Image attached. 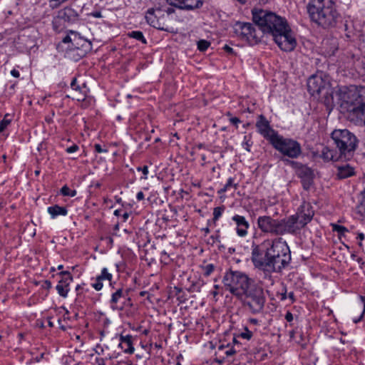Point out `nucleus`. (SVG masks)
<instances>
[{
    "instance_id": "obj_29",
    "label": "nucleus",
    "mask_w": 365,
    "mask_h": 365,
    "mask_svg": "<svg viewBox=\"0 0 365 365\" xmlns=\"http://www.w3.org/2000/svg\"><path fill=\"white\" fill-rule=\"evenodd\" d=\"M197 45L199 51H205L210 46V43L207 40L201 39L197 41Z\"/></svg>"
},
{
    "instance_id": "obj_59",
    "label": "nucleus",
    "mask_w": 365,
    "mask_h": 365,
    "mask_svg": "<svg viewBox=\"0 0 365 365\" xmlns=\"http://www.w3.org/2000/svg\"><path fill=\"white\" fill-rule=\"evenodd\" d=\"M81 288V286L80 284L77 285L76 287V290L78 292Z\"/></svg>"
},
{
    "instance_id": "obj_2",
    "label": "nucleus",
    "mask_w": 365,
    "mask_h": 365,
    "mask_svg": "<svg viewBox=\"0 0 365 365\" xmlns=\"http://www.w3.org/2000/svg\"><path fill=\"white\" fill-rule=\"evenodd\" d=\"M252 19L262 34L272 36L281 50L289 52L297 46V41L287 21L267 10L252 11Z\"/></svg>"
},
{
    "instance_id": "obj_36",
    "label": "nucleus",
    "mask_w": 365,
    "mask_h": 365,
    "mask_svg": "<svg viewBox=\"0 0 365 365\" xmlns=\"http://www.w3.org/2000/svg\"><path fill=\"white\" fill-rule=\"evenodd\" d=\"M360 299H361V302L363 304V311H362L361 315L359 316V317L358 319H354V322L355 324L358 323L359 322H360L362 319V318L364 317V314L365 313V297L364 296H360Z\"/></svg>"
},
{
    "instance_id": "obj_58",
    "label": "nucleus",
    "mask_w": 365,
    "mask_h": 365,
    "mask_svg": "<svg viewBox=\"0 0 365 365\" xmlns=\"http://www.w3.org/2000/svg\"><path fill=\"white\" fill-rule=\"evenodd\" d=\"M155 347L157 348V349H160L161 348V345L159 344L155 343Z\"/></svg>"
},
{
    "instance_id": "obj_63",
    "label": "nucleus",
    "mask_w": 365,
    "mask_h": 365,
    "mask_svg": "<svg viewBox=\"0 0 365 365\" xmlns=\"http://www.w3.org/2000/svg\"><path fill=\"white\" fill-rule=\"evenodd\" d=\"M63 268V266L62 264L58 265V269H59V270L62 269Z\"/></svg>"
},
{
    "instance_id": "obj_22",
    "label": "nucleus",
    "mask_w": 365,
    "mask_h": 365,
    "mask_svg": "<svg viewBox=\"0 0 365 365\" xmlns=\"http://www.w3.org/2000/svg\"><path fill=\"white\" fill-rule=\"evenodd\" d=\"M123 297V290L122 288H118L115 292L112 294L110 300V307L112 309H122L123 307H118V303L120 299Z\"/></svg>"
},
{
    "instance_id": "obj_46",
    "label": "nucleus",
    "mask_w": 365,
    "mask_h": 365,
    "mask_svg": "<svg viewBox=\"0 0 365 365\" xmlns=\"http://www.w3.org/2000/svg\"><path fill=\"white\" fill-rule=\"evenodd\" d=\"M236 353V350L234 348H230L225 351V354L227 356H232Z\"/></svg>"
},
{
    "instance_id": "obj_12",
    "label": "nucleus",
    "mask_w": 365,
    "mask_h": 365,
    "mask_svg": "<svg viewBox=\"0 0 365 365\" xmlns=\"http://www.w3.org/2000/svg\"><path fill=\"white\" fill-rule=\"evenodd\" d=\"M233 31L237 37L251 45L257 44L262 36L259 28L257 30L251 23L237 21L233 25Z\"/></svg>"
},
{
    "instance_id": "obj_5",
    "label": "nucleus",
    "mask_w": 365,
    "mask_h": 365,
    "mask_svg": "<svg viewBox=\"0 0 365 365\" xmlns=\"http://www.w3.org/2000/svg\"><path fill=\"white\" fill-rule=\"evenodd\" d=\"M307 11L310 19L323 28L335 27L341 19L334 0H309Z\"/></svg>"
},
{
    "instance_id": "obj_35",
    "label": "nucleus",
    "mask_w": 365,
    "mask_h": 365,
    "mask_svg": "<svg viewBox=\"0 0 365 365\" xmlns=\"http://www.w3.org/2000/svg\"><path fill=\"white\" fill-rule=\"evenodd\" d=\"M9 115V114H6L4 119L0 122V133L3 132L10 124L11 120L7 118Z\"/></svg>"
},
{
    "instance_id": "obj_23",
    "label": "nucleus",
    "mask_w": 365,
    "mask_h": 365,
    "mask_svg": "<svg viewBox=\"0 0 365 365\" xmlns=\"http://www.w3.org/2000/svg\"><path fill=\"white\" fill-rule=\"evenodd\" d=\"M47 210L52 219L59 215L66 216L68 214V210L65 207H61L58 205L48 207Z\"/></svg>"
},
{
    "instance_id": "obj_30",
    "label": "nucleus",
    "mask_w": 365,
    "mask_h": 365,
    "mask_svg": "<svg viewBox=\"0 0 365 365\" xmlns=\"http://www.w3.org/2000/svg\"><path fill=\"white\" fill-rule=\"evenodd\" d=\"M203 275L205 277L210 276L215 269V266L212 264H208L202 267Z\"/></svg>"
},
{
    "instance_id": "obj_47",
    "label": "nucleus",
    "mask_w": 365,
    "mask_h": 365,
    "mask_svg": "<svg viewBox=\"0 0 365 365\" xmlns=\"http://www.w3.org/2000/svg\"><path fill=\"white\" fill-rule=\"evenodd\" d=\"M223 48L228 53H234L233 48L232 47L229 46L228 45H225Z\"/></svg>"
},
{
    "instance_id": "obj_60",
    "label": "nucleus",
    "mask_w": 365,
    "mask_h": 365,
    "mask_svg": "<svg viewBox=\"0 0 365 365\" xmlns=\"http://www.w3.org/2000/svg\"><path fill=\"white\" fill-rule=\"evenodd\" d=\"M205 232L206 233H209L210 232V229L208 227H206L205 229H204Z\"/></svg>"
},
{
    "instance_id": "obj_8",
    "label": "nucleus",
    "mask_w": 365,
    "mask_h": 365,
    "mask_svg": "<svg viewBox=\"0 0 365 365\" xmlns=\"http://www.w3.org/2000/svg\"><path fill=\"white\" fill-rule=\"evenodd\" d=\"M307 89L312 96L323 98L324 103L327 107L332 106L333 91L326 76L320 73L310 76L307 81Z\"/></svg>"
},
{
    "instance_id": "obj_38",
    "label": "nucleus",
    "mask_w": 365,
    "mask_h": 365,
    "mask_svg": "<svg viewBox=\"0 0 365 365\" xmlns=\"http://www.w3.org/2000/svg\"><path fill=\"white\" fill-rule=\"evenodd\" d=\"M160 9L163 11V14L168 16L169 17V14H171L174 12V9L170 6H160Z\"/></svg>"
},
{
    "instance_id": "obj_44",
    "label": "nucleus",
    "mask_w": 365,
    "mask_h": 365,
    "mask_svg": "<svg viewBox=\"0 0 365 365\" xmlns=\"http://www.w3.org/2000/svg\"><path fill=\"white\" fill-rule=\"evenodd\" d=\"M90 16H93L94 18H102L103 17V15L101 14V11H92L91 13H90L88 14Z\"/></svg>"
},
{
    "instance_id": "obj_25",
    "label": "nucleus",
    "mask_w": 365,
    "mask_h": 365,
    "mask_svg": "<svg viewBox=\"0 0 365 365\" xmlns=\"http://www.w3.org/2000/svg\"><path fill=\"white\" fill-rule=\"evenodd\" d=\"M70 34L71 35L73 36V38H72L71 36L68 35L66 36V37L63 38V43H68V42H71L73 46H74L75 47H78L77 46L79 44L78 42L75 44L73 43V41H76V40H79L81 41H83L85 42V40L81 38V37H79L78 36V34L73 31H70Z\"/></svg>"
},
{
    "instance_id": "obj_6",
    "label": "nucleus",
    "mask_w": 365,
    "mask_h": 365,
    "mask_svg": "<svg viewBox=\"0 0 365 365\" xmlns=\"http://www.w3.org/2000/svg\"><path fill=\"white\" fill-rule=\"evenodd\" d=\"M331 138L344 160L353 158L359 145V140L354 133L348 129H335L331 133Z\"/></svg>"
},
{
    "instance_id": "obj_48",
    "label": "nucleus",
    "mask_w": 365,
    "mask_h": 365,
    "mask_svg": "<svg viewBox=\"0 0 365 365\" xmlns=\"http://www.w3.org/2000/svg\"><path fill=\"white\" fill-rule=\"evenodd\" d=\"M285 319L287 322H292L293 320V315L291 312H287L285 315Z\"/></svg>"
},
{
    "instance_id": "obj_31",
    "label": "nucleus",
    "mask_w": 365,
    "mask_h": 365,
    "mask_svg": "<svg viewBox=\"0 0 365 365\" xmlns=\"http://www.w3.org/2000/svg\"><path fill=\"white\" fill-rule=\"evenodd\" d=\"M225 210V207H217L213 210V220L216 222L222 216V212Z\"/></svg>"
},
{
    "instance_id": "obj_56",
    "label": "nucleus",
    "mask_w": 365,
    "mask_h": 365,
    "mask_svg": "<svg viewBox=\"0 0 365 365\" xmlns=\"http://www.w3.org/2000/svg\"><path fill=\"white\" fill-rule=\"evenodd\" d=\"M357 239L360 240H363L364 239V235L363 233H359L357 236Z\"/></svg>"
},
{
    "instance_id": "obj_32",
    "label": "nucleus",
    "mask_w": 365,
    "mask_h": 365,
    "mask_svg": "<svg viewBox=\"0 0 365 365\" xmlns=\"http://www.w3.org/2000/svg\"><path fill=\"white\" fill-rule=\"evenodd\" d=\"M242 145L247 151L250 152V148L252 145L251 137L249 135H245Z\"/></svg>"
},
{
    "instance_id": "obj_1",
    "label": "nucleus",
    "mask_w": 365,
    "mask_h": 365,
    "mask_svg": "<svg viewBox=\"0 0 365 365\" xmlns=\"http://www.w3.org/2000/svg\"><path fill=\"white\" fill-rule=\"evenodd\" d=\"M251 261L264 274V279L272 280V273H282L291 263L289 247L282 237L267 239L251 247Z\"/></svg>"
},
{
    "instance_id": "obj_4",
    "label": "nucleus",
    "mask_w": 365,
    "mask_h": 365,
    "mask_svg": "<svg viewBox=\"0 0 365 365\" xmlns=\"http://www.w3.org/2000/svg\"><path fill=\"white\" fill-rule=\"evenodd\" d=\"M341 112L346 113L351 121L365 125V87H341L337 92Z\"/></svg>"
},
{
    "instance_id": "obj_45",
    "label": "nucleus",
    "mask_w": 365,
    "mask_h": 365,
    "mask_svg": "<svg viewBox=\"0 0 365 365\" xmlns=\"http://www.w3.org/2000/svg\"><path fill=\"white\" fill-rule=\"evenodd\" d=\"M230 123L232 124V125H235L236 126V128L238 127V123H240V120L237 118V117H232L230 119Z\"/></svg>"
},
{
    "instance_id": "obj_61",
    "label": "nucleus",
    "mask_w": 365,
    "mask_h": 365,
    "mask_svg": "<svg viewBox=\"0 0 365 365\" xmlns=\"http://www.w3.org/2000/svg\"><path fill=\"white\" fill-rule=\"evenodd\" d=\"M48 326H49V327H53V322H50V321H49V322H48Z\"/></svg>"
},
{
    "instance_id": "obj_15",
    "label": "nucleus",
    "mask_w": 365,
    "mask_h": 365,
    "mask_svg": "<svg viewBox=\"0 0 365 365\" xmlns=\"http://www.w3.org/2000/svg\"><path fill=\"white\" fill-rule=\"evenodd\" d=\"M297 175L301 179L302 187L308 190L313 183V170L304 165H299L297 169Z\"/></svg>"
},
{
    "instance_id": "obj_33",
    "label": "nucleus",
    "mask_w": 365,
    "mask_h": 365,
    "mask_svg": "<svg viewBox=\"0 0 365 365\" xmlns=\"http://www.w3.org/2000/svg\"><path fill=\"white\" fill-rule=\"evenodd\" d=\"M333 230L336 232L339 236H344L349 231L346 227L339 225H333Z\"/></svg>"
},
{
    "instance_id": "obj_7",
    "label": "nucleus",
    "mask_w": 365,
    "mask_h": 365,
    "mask_svg": "<svg viewBox=\"0 0 365 365\" xmlns=\"http://www.w3.org/2000/svg\"><path fill=\"white\" fill-rule=\"evenodd\" d=\"M222 282L225 289L233 296L237 299H241L243 293L255 281L242 272L230 270L225 272Z\"/></svg>"
},
{
    "instance_id": "obj_41",
    "label": "nucleus",
    "mask_w": 365,
    "mask_h": 365,
    "mask_svg": "<svg viewBox=\"0 0 365 365\" xmlns=\"http://www.w3.org/2000/svg\"><path fill=\"white\" fill-rule=\"evenodd\" d=\"M79 149V147L76 145V144H73V145H71V147H68L66 148V151L68 153H75L76 152L77 150H78Z\"/></svg>"
},
{
    "instance_id": "obj_21",
    "label": "nucleus",
    "mask_w": 365,
    "mask_h": 365,
    "mask_svg": "<svg viewBox=\"0 0 365 365\" xmlns=\"http://www.w3.org/2000/svg\"><path fill=\"white\" fill-rule=\"evenodd\" d=\"M119 346L123 350L125 353L133 354L135 349L132 344V336L130 335H121L120 338Z\"/></svg>"
},
{
    "instance_id": "obj_57",
    "label": "nucleus",
    "mask_w": 365,
    "mask_h": 365,
    "mask_svg": "<svg viewBox=\"0 0 365 365\" xmlns=\"http://www.w3.org/2000/svg\"><path fill=\"white\" fill-rule=\"evenodd\" d=\"M128 217H129V215H128V212H125L123 214V217H124L125 220H126Z\"/></svg>"
},
{
    "instance_id": "obj_40",
    "label": "nucleus",
    "mask_w": 365,
    "mask_h": 365,
    "mask_svg": "<svg viewBox=\"0 0 365 365\" xmlns=\"http://www.w3.org/2000/svg\"><path fill=\"white\" fill-rule=\"evenodd\" d=\"M222 289V287H220V285L218 284H215L214 285V290L211 292V294L214 296V297H216L217 294H220L221 295H222V293L220 292V290H221Z\"/></svg>"
},
{
    "instance_id": "obj_3",
    "label": "nucleus",
    "mask_w": 365,
    "mask_h": 365,
    "mask_svg": "<svg viewBox=\"0 0 365 365\" xmlns=\"http://www.w3.org/2000/svg\"><path fill=\"white\" fill-rule=\"evenodd\" d=\"M314 212L309 204L300 206L298 211L287 217L274 219L269 215L259 216L257 219L258 229L264 234L272 235H296L312 219Z\"/></svg>"
},
{
    "instance_id": "obj_52",
    "label": "nucleus",
    "mask_w": 365,
    "mask_h": 365,
    "mask_svg": "<svg viewBox=\"0 0 365 365\" xmlns=\"http://www.w3.org/2000/svg\"><path fill=\"white\" fill-rule=\"evenodd\" d=\"M96 362L98 365H106L105 359L103 358L96 359Z\"/></svg>"
},
{
    "instance_id": "obj_43",
    "label": "nucleus",
    "mask_w": 365,
    "mask_h": 365,
    "mask_svg": "<svg viewBox=\"0 0 365 365\" xmlns=\"http://www.w3.org/2000/svg\"><path fill=\"white\" fill-rule=\"evenodd\" d=\"M94 148H95V151L97 152L98 153H107L108 152V150L103 149L101 145H99V144H95Z\"/></svg>"
},
{
    "instance_id": "obj_16",
    "label": "nucleus",
    "mask_w": 365,
    "mask_h": 365,
    "mask_svg": "<svg viewBox=\"0 0 365 365\" xmlns=\"http://www.w3.org/2000/svg\"><path fill=\"white\" fill-rule=\"evenodd\" d=\"M61 279L56 285V290L58 294L63 297H66L69 292V284L73 279L71 273L68 271H63L59 273Z\"/></svg>"
},
{
    "instance_id": "obj_19",
    "label": "nucleus",
    "mask_w": 365,
    "mask_h": 365,
    "mask_svg": "<svg viewBox=\"0 0 365 365\" xmlns=\"http://www.w3.org/2000/svg\"><path fill=\"white\" fill-rule=\"evenodd\" d=\"M113 275L109 273L107 268H103L101 270V273L100 275L97 276L96 278V282L92 284V287L96 290L100 291L102 289L103 284V280H108L110 282V284L113 286L112 283Z\"/></svg>"
},
{
    "instance_id": "obj_14",
    "label": "nucleus",
    "mask_w": 365,
    "mask_h": 365,
    "mask_svg": "<svg viewBox=\"0 0 365 365\" xmlns=\"http://www.w3.org/2000/svg\"><path fill=\"white\" fill-rule=\"evenodd\" d=\"M256 127L259 133L270 143L279 134L270 127L269 121L262 115H259V120L256 123Z\"/></svg>"
},
{
    "instance_id": "obj_13",
    "label": "nucleus",
    "mask_w": 365,
    "mask_h": 365,
    "mask_svg": "<svg viewBox=\"0 0 365 365\" xmlns=\"http://www.w3.org/2000/svg\"><path fill=\"white\" fill-rule=\"evenodd\" d=\"M145 19L149 25L158 30L173 32V28L170 25V18L163 14L160 6L149 9L146 12Z\"/></svg>"
},
{
    "instance_id": "obj_11",
    "label": "nucleus",
    "mask_w": 365,
    "mask_h": 365,
    "mask_svg": "<svg viewBox=\"0 0 365 365\" xmlns=\"http://www.w3.org/2000/svg\"><path fill=\"white\" fill-rule=\"evenodd\" d=\"M81 13V10L75 9L73 5L66 6L58 10L52 21L54 31L61 32L67 24L77 23L79 21Z\"/></svg>"
},
{
    "instance_id": "obj_54",
    "label": "nucleus",
    "mask_w": 365,
    "mask_h": 365,
    "mask_svg": "<svg viewBox=\"0 0 365 365\" xmlns=\"http://www.w3.org/2000/svg\"><path fill=\"white\" fill-rule=\"evenodd\" d=\"M288 297L292 300V302H294L295 299H294V292H291L288 294Z\"/></svg>"
},
{
    "instance_id": "obj_28",
    "label": "nucleus",
    "mask_w": 365,
    "mask_h": 365,
    "mask_svg": "<svg viewBox=\"0 0 365 365\" xmlns=\"http://www.w3.org/2000/svg\"><path fill=\"white\" fill-rule=\"evenodd\" d=\"M60 192L63 196L74 197L76 195V190H71L67 185H64L61 188Z\"/></svg>"
},
{
    "instance_id": "obj_55",
    "label": "nucleus",
    "mask_w": 365,
    "mask_h": 365,
    "mask_svg": "<svg viewBox=\"0 0 365 365\" xmlns=\"http://www.w3.org/2000/svg\"><path fill=\"white\" fill-rule=\"evenodd\" d=\"M45 287L47 288V289H50L51 287V283L50 281H48V280H46L45 282Z\"/></svg>"
},
{
    "instance_id": "obj_39",
    "label": "nucleus",
    "mask_w": 365,
    "mask_h": 365,
    "mask_svg": "<svg viewBox=\"0 0 365 365\" xmlns=\"http://www.w3.org/2000/svg\"><path fill=\"white\" fill-rule=\"evenodd\" d=\"M359 212L365 215V192L362 194V198L359 206Z\"/></svg>"
},
{
    "instance_id": "obj_34",
    "label": "nucleus",
    "mask_w": 365,
    "mask_h": 365,
    "mask_svg": "<svg viewBox=\"0 0 365 365\" xmlns=\"http://www.w3.org/2000/svg\"><path fill=\"white\" fill-rule=\"evenodd\" d=\"M253 336V333L252 331H250L248 329V328L247 327H245L244 328V331H242L240 334H239V336L242 338V339H247V340H250L251 339V338Z\"/></svg>"
},
{
    "instance_id": "obj_18",
    "label": "nucleus",
    "mask_w": 365,
    "mask_h": 365,
    "mask_svg": "<svg viewBox=\"0 0 365 365\" xmlns=\"http://www.w3.org/2000/svg\"><path fill=\"white\" fill-rule=\"evenodd\" d=\"M319 157L324 162L344 160L339 155L336 149L332 150L328 147H324L319 154Z\"/></svg>"
},
{
    "instance_id": "obj_62",
    "label": "nucleus",
    "mask_w": 365,
    "mask_h": 365,
    "mask_svg": "<svg viewBox=\"0 0 365 365\" xmlns=\"http://www.w3.org/2000/svg\"><path fill=\"white\" fill-rule=\"evenodd\" d=\"M344 29H345V31H347V30H348V26H347L346 22V23H344Z\"/></svg>"
},
{
    "instance_id": "obj_17",
    "label": "nucleus",
    "mask_w": 365,
    "mask_h": 365,
    "mask_svg": "<svg viewBox=\"0 0 365 365\" xmlns=\"http://www.w3.org/2000/svg\"><path fill=\"white\" fill-rule=\"evenodd\" d=\"M232 220L236 225V232L237 235L240 237H245L247 236L250 225L246 218L240 215H235L232 216Z\"/></svg>"
},
{
    "instance_id": "obj_27",
    "label": "nucleus",
    "mask_w": 365,
    "mask_h": 365,
    "mask_svg": "<svg viewBox=\"0 0 365 365\" xmlns=\"http://www.w3.org/2000/svg\"><path fill=\"white\" fill-rule=\"evenodd\" d=\"M235 180L232 178H230L226 184L224 185L222 188H221L220 190H218L219 194L224 193L230 190V187H234L235 189H237L238 184L235 183Z\"/></svg>"
},
{
    "instance_id": "obj_24",
    "label": "nucleus",
    "mask_w": 365,
    "mask_h": 365,
    "mask_svg": "<svg viewBox=\"0 0 365 365\" xmlns=\"http://www.w3.org/2000/svg\"><path fill=\"white\" fill-rule=\"evenodd\" d=\"M354 175V168L346 164L338 168L337 177L339 179H344Z\"/></svg>"
},
{
    "instance_id": "obj_49",
    "label": "nucleus",
    "mask_w": 365,
    "mask_h": 365,
    "mask_svg": "<svg viewBox=\"0 0 365 365\" xmlns=\"http://www.w3.org/2000/svg\"><path fill=\"white\" fill-rule=\"evenodd\" d=\"M136 198L138 201L143 200L144 199V194L142 191H140L137 193Z\"/></svg>"
},
{
    "instance_id": "obj_20",
    "label": "nucleus",
    "mask_w": 365,
    "mask_h": 365,
    "mask_svg": "<svg viewBox=\"0 0 365 365\" xmlns=\"http://www.w3.org/2000/svg\"><path fill=\"white\" fill-rule=\"evenodd\" d=\"M179 4L178 7L185 10H192L202 6V0H175ZM170 4H173V0H167Z\"/></svg>"
},
{
    "instance_id": "obj_26",
    "label": "nucleus",
    "mask_w": 365,
    "mask_h": 365,
    "mask_svg": "<svg viewBox=\"0 0 365 365\" xmlns=\"http://www.w3.org/2000/svg\"><path fill=\"white\" fill-rule=\"evenodd\" d=\"M128 36L130 38H133L142 42L144 44L147 43V40L143 36V34L140 31H133L128 34Z\"/></svg>"
},
{
    "instance_id": "obj_64",
    "label": "nucleus",
    "mask_w": 365,
    "mask_h": 365,
    "mask_svg": "<svg viewBox=\"0 0 365 365\" xmlns=\"http://www.w3.org/2000/svg\"><path fill=\"white\" fill-rule=\"evenodd\" d=\"M356 260H357V262H358L359 263H360V262H361V261L362 260V259H361V258H360V257H358V258L356 259Z\"/></svg>"
},
{
    "instance_id": "obj_53",
    "label": "nucleus",
    "mask_w": 365,
    "mask_h": 365,
    "mask_svg": "<svg viewBox=\"0 0 365 365\" xmlns=\"http://www.w3.org/2000/svg\"><path fill=\"white\" fill-rule=\"evenodd\" d=\"M287 297L286 289L284 288V292L280 294V299L285 300Z\"/></svg>"
},
{
    "instance_id": "obj_42",
    "label": "nucleus",
    "mask_w": 365,
    "mask_h": 365,
    "mask_svg": "<svg viewBox=\"0 0 365 365\" xmlns=\"http://www.w3.org/2000/svg\"><path fill=\"white\" fill-rule=\"evenodd\" d=\"M71 87L72 89L75 91H81V87L77 84V81L76 78H73L71 83Z\"/></svg>"
},
{
    "instance_id": "obj_9",
    "label": "nucleus",
    "mask_w": 365,
    "mask_h": 365,
    "mask_svg": "<svg viewBox=\"0 0 365 365\" xmlns=\"http://www.w3.org/2000/svg\"><path fill=\"white\" fill-rule=\"evenodd\" d=\"M239 299L243 302L244 306L247 307L252 314L262 313L266 302L262 287L256 282L252 284Z\"/></svg>"
},
{
    "instance_id": "obj_51",
    "label": "nucleus",
    "mask_w": 365,
    "mask_h": 365,
    "mask_svg": "<svg viewBox=\"0 0 365 365\" xmlns=\"http://www.w3.org/2000/svg\"><path fill=\"white\" fill-rule=\"evenodd\" d=\"M249 322L252 324H254V325H257L259 324V320L257 319H255V318H250L249 319Z\"/></svg>"
},
{
    "instance_id": "obj_10",
    "label": "nucleus",
    "mask_w": 365,
    "mask_h": 365,
    "mask_svg": "<svg viewBox=\"0 0 365 365\" xmlns=\"http://www.w3.org/2000/svg\"><path fill=\"white\" fill-rule=\"evenodd\" d=\"M272 147L282 155L292 159L299 158L302 151L300 143L289 138H284L278 134L270 143Z\"/></svg>"
},
{
    "instance_id": "obj_50",
    "label": "nucleus",
    "mask_w": 365,
    "mask_h": 365,
    "mask_svg": "<svg viewBox=\"0 0 365 365\" xmlns=\"http://www.w3.org/2000/svg\"><path fill=\"white\" fill-rule=\"evenodd\" d=\"M11 74L12 76H14L15 78H18L20 76V73H19V71H17L16 69L11 70Z\"/></svg>"
},
{
    "instance_id": "obj_37",
    "label": "nucleus",
    "mask_w": 365,
    "mask_h": 365,
    "mask_svg": "<svg viewBox=\"0 0 365 365\" xmlns=\"http://www.w3.org/2000/svg\"><path fill=\"white\" fill-rule=\"evenodd\" d=\"M136 170L141 173H143V176L141 177V179L146 180L148 179V168L147 165H144L143 167H138Z\"/></svg>"
}]
</instances>
